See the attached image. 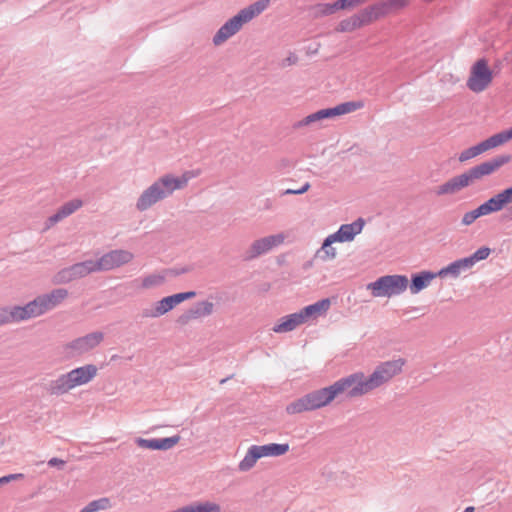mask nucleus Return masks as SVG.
I'll return each instance as SVG.
<instances>
[{
	"instance_id": "nucleus-1",
	"label": "nucleus",
	"mask_w": 512,
	"mask_h": 512,
	"mask_svg": "<svg viewBox=\"0 0 512 512\" xmlns=\"http://www.w3.org/2000/svg\"><path fill=\"white\" fill-rule=\"evenodd\" d=\"M367 379L363 372H356L340 378L332 385L311 391L286 406L290 415L313 411L329 405L339 395L346 393L348 398L363 396L371 392L367 387Z\"/></svg>"
},
{
	"instance_id": "nucleus-2",
	"label": "nucleus",
	"mask_w": 512,
	"mask_h": 512,
	"mask_svg": "<svg viewBox=\"0 0 512 512\" xmlns=\"http://www.w3.org/2000/svg\"><path fill=\"white\" fill-rule=\"evenodd\" d=\"M510 161V155L496 156L448 179L446 182L436 187L435 194L437 196L455 195L472 185L474 182L496 172L499 168Z\"/></svg>"
},
{
	"instance_id": "nucleus-3",
	"label": "nucleus",
	"mask_w": 512,
	"mask_h": 512,
	"mask_svg": "<svg viewBox=\"0 0 512 512\" xmlns=\"http://www.w3.org/2000/svg\"><path fill=\"white\" fill-rule=\"evenodd\" d=\"M131 258H96L75 263L58 271L52 278L55 285L66 284L96 271H109L129 262Z\"/></svg>"
},
{
	"instance_id": "nucleus-4",
	"label": "nucleus",
	"mask_w": 512,
	"mask_h": 512,
	"mask_svg": "<svg viewBox=\"0 0 512 512\" xmlns=\"http://www.w3.org/2000/svg\"><path fill=\"white\" fill-rule=\"evenodd\" d=\"M270 0H258L240 10L238 14L223 24L213 37V44L219 46L235 35L242 26L268 8Z\"/></svg>"
},
{
	"instance_id": "nucleus-5",
	"label": "nucleus",
	"mask_w": 512,
	"mask_h": 512,
	"mask_svg": "<svg viewBox=\"0 0 512 512\" xmlns=\"http://www.w3.org/2000/svg\"><path fill=\"white\" fill-rule=\"evenodd\" d=\"M374 297H392L404 293L408 288V277L401 274L384 275L367 284Z\"/></svg>"
},
{
	"instance_id": "nucleus-6",
	"label": "nucleus",
	"mask_w": 512,
	"mask_h": 512,
	"mask_svg": "<svg viewBox=\"0 0 512 512\" xmlns=\"http://www.w3.org/2000/svg\"><path fill=\"white\" fill-rule=\"evenodd\" d=\"M493 79L494 73L488 60L480 58L471 65L466 86L474 93H481L491 86Z\"/></svg>"
},
{
	"instance_id": "nucleus-7",
	"label": "nucleus",
	"mask_w": 512,
	"mask_h": 512,
	"mask_svg": "<svg viewBox=\"0 0 512 512\" xmlns=\"http://www.w3.org/2000/svg\"><path fill=\"white\" fill-rule=\"evenodd\" d=\"M364 225L365 222L362 218H358L353 223L341 225L337 232L329 235L325 239L321 248L322 251L326 256H334L336 249L332 247V245L334 243L350 242L354 240L355 236L361 233Z\"/></svg>"
},
{
	"instance_id": "nucleus-8",
	"label": "nucleus",
	"mask_w": 512,
	"mask_h": 512,
	"mask_svg": "<svg viewBox=\"0 0 512 512\" xmlns=\"http://www.w3.org/2000/svg\"><path fill=\"white\" fill-rule=\"evenodd\" d=\"M405 363L406 360L404 358L381 362L376 366L373 373L366 377L368 383L367 387H370V390L372 391L387 383L394 376L402 372Z\"/></svg>"
},
{
	"instance_id": "nucleus-9",
	"label": "nucleus",
	"mask_w": 512,
	"mask_h": 512,
	"mask_svg": "<svg viewBox=\"0 0 512 512\" xmlns=\"http://www.w3.org/2000/svg\"><path fill=\"white\" fill-rule=\"evenodd\" d=\"M203 268L200 263H190L185 265H177L172 268L162 270L160 273H152L142 279L141 287L150 289L162 285L167 277H177L182 274H187L195 271L196 269Z\"/></svg>"
},
{
	"instance_id": "nucleus-10",
	"label": "nucleus",
	"mask_w": 512,
	"mask_h": 512,
	"mask_svg": "<svg viewBox=\"0 0 512 512\" xmlns=\"http://www.w3.org/2000/svg\"><path fill=\"white\" fill-rule=\"evenodd\" d=\"M364 107L362 101H350L341 103L335 107L319 110L305 117L299 122V126H307L313 122L320 121L327 118H333L344 114L352 113Z\"/></svg>"
},
{
	"instance_id": "nucleus-11",
	"label": "nucleus",
	"mask_w": 512,
	"mask_h": 512,
	"mask_svg": "<svg viewBox=\"0 0 512 512\" xmlns=\"http://www.w3.org/2000/svg\"><path fill=\"white\" fill-rule=\"evenodd\" d=\"M104 339L101 331H95L85 336L76 338L63 346V352L67 358H74L86 353L98 346Z\"/></svg>"
},
{
	"instance_id": "nucleus-12",
	"label": "nucleus",
	"mask_w": 512,
	"mask_h": 512,
	"mask_svg": "<svg viewBox=\"0 0 512 512\" xmlns=\"http://www.w3.org/2000/svg\"><path fill=\"white\" fill-rule=\"evenodd\" d=\"M194 177L192 172H185L181 176L166 174L160 177L156 182L158 187L164 192V197L171 195L174 191L183 189L187 186L190 179Z\"/></svg>"
},
{
	"instance_id": "nucleus-13",
	"label": "nucleus",
	"mask_w": 512,
	"mask_h": 512,
	"mask_svg": "<svg viewBox=\"0 0 512 512\" xmlns=\"http://www.w3.org/2000/svg\"><path fill=\"white\" fill-rule=\"evenodd\" d=\"M438 278L437 272L431 270H421L411 274L408 278V288L410 293L415 295L426 289L431 282Z\"/></svg>"
},
{
	"instance_id": "nucleus-14",
	"label": "nucleus",
	"mask_w": 512,
	"mask_h": 512,
	"mask_svg": "<svg viewBox=\"0 0 512 512\" xmlns=\"http://www.w3.org/2000/svg\"><path fill=\"white\" fill-rule=\"evenodd\" d=\"M180 439L181 437L179 435L152 439L138 437L136 438L135 443L141 448L166 451L173 448L176 444H178Z\"/></svg>"
},
{
	"instance_id": "nucleus-15",
	"label": "nucleus",
	"mask_w": 512,
	"mask_h": 512,
	"mask_svg": "<svg viewBox=\"0 0 512 512\" xmlns=\"http://www.w3.org/2000/svg\"><path fill=\"white\" fill-rule=\"evenodd\" d=\"M164 198V192L154 182L141 193L137 200L136 208L139 211H145Z\"/></svg>"
},
{
	"instance_id": "nucleus-16",
	"label": "nucleus",
	"mask_w": 512,
	"mask_h": 512,
	"mask_svg": "<svg viewBox=\"0 0 512 512\" xmlns=\"http://www.w3.org/2000/svg\"><path fill=\"white\" fill-rule=\"evenodd\" d=\"M483 259L484 258H459L436 272L440 278L448 275L456 278L460 275L461 271H466L472 268L475 263Z\"/></svg>"
},
{
	"instance_id": "nucleus-17",
	"label": "nucleus",
	"mask_w": 512,
	"mask_h": 512,
	"mask_svg": "<svg viewBox=\"0 0 512 512\" xmlns=\"http://www.w3.org/2000/svg\"><path fill=\"white\" fill-rule=\"evenodd\" d=\"M30 318V313L26 305L0 307V326L12 322H21Z\"/></svg>"
},
{
	"instance_id": "nucleus-18",
	"label": "nucleus",
	"mask_w": 512,
	"mask_h": 512,
	"mask_svg": "<svg viewBox=\"0 0 512 512\" xmlns=\"http://www.w3.org/2000/svg\"><path fill=\"white\" fill-rule=\"evenodd\" d=\"M82 206L83 201L81 199H72L64 203L52 216L47 219L46 228H51L59 221L79 210Z\"/></svg>"
},
{
	"instance_id": "nucleus-19",
	"label": "nucleus",
	"mask_w": 512,
	"mask_h": 512,
	"mask_svg": "<svg viewBox=\"0 0 512 512\" xmlns=\"http://www.w3.org/2000/svg\"><path fill=\"white\" fill-rule=\"evenodd\" d=\"M73 387L83 385L91 381L97 374V367L93 364H87L75 368L67 373Z\"/></svg>"
},
{
	"instance_id": "nucleus-20",
	"label": "nucleus",
	"mask_w": 512,
	"mask_h": 512,
	"mask_svg": "<svg viewBox=\"0 0 512 512\" xmlns=\"http://www.w3.org/2000/svg\"><path fill=\"white\" fill-rule=\"evenodd\" d=\"M494 148H496V146L492 140V137L490 136L484 141L478 143L477 145H474L468 149L463 150L459 154L458 160L459 162L464 163Z\"/></svg>"
},
{
	"instance_id": "nucleus-21",
	"label": "nucleus",
	"mask_w": 512,
	"mask_h": 512,
	"mask_svg": "<svg viewBox=\"0 0 512 512\" xmlns=\"http://www.w3.org/2000/svg\"><path fill=\"white\" fill-rule=\"evenodd\" d=\"M305 322L304 316L299 311L282 317L272 330L276 333L289 332Z\"/></svg>"
},
{
	"instance_id": "nucleus-22",
	"label": "nucleus",
	"mask_w": 512,
	"mask_h": 512,
	"mask_svg": "<svg viewBox=\"0 0 512 512\" xmlns=\"http://www.w3.org/2000/svg\"><path fill=\"white\" fill-rule=\"evenodd\" d=\"M358 13L363 23V26L370 25L376 22L377 20L386 17V13L381 2L369 5L366 8L360 10Z\"/></svg>"
},
{
	"instance_id": "nucleus-23",
	"label": "nucleus",
	"mask_w": 512,
	"mask_h": 512,
	"mask_svg": "<svg viewBox=\"0 0 512 512\" xmlns=\"http://www.w3.org/2000/svg\"><path fill=\"white\" fill-rule=\"evenodd\" d=\"M284 241V237L280 234L270 235L254 241L252 251L256 254L268 253L272 248L279 246Z\"/></svg>"
},
{
	"instance_id": "nucleus-24",
	"label": "nucleus",
	"mask_w": 512,
	"mask_h": 512,
	"mask_svg": "<svg viewBox=\"0 0 512 512\" xmlns=\"http://www.w3.org/2000/svg\"><path fill=\"white\" fill-rule=\"evenodd\" d=\"M331 300L329 298H323L313 304L305 306L300 311L307 322L310 319H315L321 315H324L330 308Z\"/></svg>"
},
{
	"instance_id": "nucleus-25",
	"label": "nucleus",
	"mask_w": 512,
	"mask_h": 512,
	"mask_svg": "<svg viewBox=\"0 0 512 512\" xmlns=\"http://www.w3.org/2000/svg\"><path fill=\"white\" fill-rule=\"evenodd\" d=\"M68 374L60 375L56 380L50 381L46 386L45 390L50 395L60 396L68 391H70L73 387Z\"/></svg>"
},
{
	"instance_id": "nucleus-26",
	"label": "nucleus",
	"mask_w": 512,
	"mask_h": 512,
	"mask_svg": "<svg viewBox=\"0 0 512 512\" xmlns=\"http://www.w3.org/2000/svg\"><path fill=\"white\" fill-rule=\"evenodd\" d=\"M42 300L48 311L54 309L68 297V290L57 288L49 293L41 294Z\"/></svg>"
},
{
	"instance_id": "nucleus-27",
	"label": "nucleus",
	"mask_w": 512,
	"mask_h": 512,
	"mask_svg": "<svg viewBox=\"0 0 512 512\" xmlns=\"http://www.w3.org/2000/svg\"><path fill=\"white\" fill-rule=\"evenodd\" d=\"M259 453L262 457H279L285 455L290 446L288 443H269L265 445H257Z\"/></svg>"
},
{
	"instance_id": "nucleus-28",
	"label": "nucleus",
	"mask_w": 512,
	"mask_h": 512,
	"mask_svg": "<svg viewBox=\"0 0 512 512\" xmlns=\"http://www.w3.org/2000/svg\"><path fill=\"white\" fill-rule=\"evenodd\" d=\"M172 309H174V306L171 298L170 296H166L156 302L155 308L153 310H145L143 312V316L156 318L168 313Z\"/></svg>"
},
{
	"instance_id": "nucleus-29",
	"label": "nucleus",
	"mask_w": 512,
	"mask_h": 512,
	"mask_svg": "<svg viewBox=\"0 0 512 512\" xmlns=\"http://www.w3.org/2000/svg\"><path fill=\"white\" fill-rule=\"evenodd\" d=\"M261 458V455L259 453V450L257 448V445H252L245 457L243 458L242 461H240L239 465H238V469L241 471V472H247L249 470H251L256 462Z\"/></svg>"
},
{
	"instance_id": "nucleus-30",
	"label": "nucleus",
	"mask_w": 512,
	"mask_h": 512,
	"mask_svg": "<svg viewBox=\"0 0 512 512\" xmlns=\"http://www.w3.org/2000/svg\"><path fill=\"white\" fill-rule=\"evenodd\" d=\"M362 27L364 26L359 13H355L340 21L336 27V30L338 32H352Z\"/></svg>"
},
{
	"instance_id": "nucleus-31",
	"label": "nucleus",
	"mask_w": 512,
	"mask_h": 512,
	"mask_svg": "<svg viewBox=\"0 0 512 512\" xmlns=\"http://www.w3.org/2000/svg\"><path fill=\"white\" fill-rule=\"evenodd\" d=\"M506 206L501 193H498L497 195L493 196L489 200H487L485 203L480 205V208L485 215H489L494 212H498L502 210Z\"/></svg>"
},
{
	"instance_id": "nucleus-32",
	"label": "nucleus",
	"mask_w": 512,
	"mask_h": 512,
	"mask_svg": "<svg viewBox=\"0 0 512 512\" xmlns=\"http://www.w3.org/2000/svg\"><path fill=\"white\" fill-rule=\"evenodd\" d=\"M26 306L28 308V312L30 313L31 318L41 316L48 311L44 301L42 300L41 295L37 296L32 301L28 302Z\"/></svg>"
},
{
	"instance_id": "nucleus-33",
	"label": "nucleus",
	"mask_w": 512,
	"mask_h": 512,
	"mask_svg": "<svg viewBox=\"0 0 512 512\" xmlns=\"http://www.w3.org/2000/svg\"><path fill=\"white\" fill-rule=\"evenodd\" d=\"M193 313L200 318L209 316L213 313L214 304L210 301H200L196 302L192 307Z\"/></svg>"
},
{
	"instance_id": "nucleus-34",
	"label": "nucleus",
	"mask_w": 512,
	"mask_h": 512,
	"mask_svg": "<svg viewBox=\"0 0 512 512\" xmlns=\"http://www.w3.org/2000/svg\"><path fill=\"white\" fill-rule=\"evenodd\" d=\"M380 2L383 5L386 16L405 8L409 4V0H384Z\"/></svg>"
},
{
	"instance_id": "nucleus-35",
	"label": "nucleus",
	"mask_w": 512,
	"mask_h": 512,
	"mask_svg": "<svg viewBox=\"0 0 512 512\" xmlns=\"http://www.w3.org/2000/svg\"><path fill=\"white\" fill-rule=\"evenodd\" d=\"M108 507H110V500L109 498L104 497L91 501L83 509H81L80 512H96L99 510L107 509Z\"/></svg>"
},
{
	"instance_id": "nucleus-36",
	"label": "nucleus",
	"mask_w": 512,
	"mask_h": 512,
	"mask_svg": "<svg viewBox=\"0 0 512 512\" xmlns=\"http://www.w3.org/2000/svg\"><path fill=\"white\" fill-rule=\"evenodd\" d=\"M316 13L320 16L332 15L340 10L338 0L333 3H323L316 6Z\"/></svg>"
},
{
	"instance_id": "nucleus-37",
	"label": "nucleus",
	"mask_w": 512,
	"mask_h": 512,
	"mask_svg": "<svg viewBox=\"0 0 512 512\" xmlns=\"http://www.w3.org/2000/svg\"><path fill=\"white\" fill-rule=\"evenodd\" d=\"M492 140L497 147L504 145L508 141L512 140V127L508 130L499 132L491 136Z\"/></svg>"
},
{
	"instance_id": "nucleus-38",
	"label": "nucleus",
	"mask_w": 512,
	"mask_h": 512,
	"mask_svg": "<svg viewBox=\"0 0 512 512\" xmlns=\"http://www.w3.org/2000/svg\"><path fill=\"white\" fill-rule=\"evenodd\" d=\"M195 291H186V292H179L172 295H169L171 298V301L173 303L174 308L179 305L180 303L190 300L196 296Z\"/></svg>"
},
{
	"instance_id": "nucleus-39",
	"label": "nucleus",
	"mask_w": 512,
	"mask_h": 512,
	"mask_svg": "<svg viewBox=\"0 0 512 512\" xmlns=\"http://www.w3.org/2000/svg\"><path fill=\"white\" fill-rule=\"evenodd\" d=\"M481 216H484V214L479 206L472 211L466 212L463 215L461 222L463 225L468 226V225H471L472 223H474L475 220Z\"/></svg>"
},
{
	"instance_id": "nucleus-40",
	"label": "nucleus",
	"mask_w": 512,
	"mask_h": 512,
	"mask_svg": "<svg viewBox=\"0 0 512 512\" xmlns=\"http://www.w3.org/2000/svg\"><path fill=\"white\" fill-rule=\"evenodd\" d=\"M368 0H338L340 10H352L364 5Z\"/></svg>"
},
{
	"instance_id": "nucleus-41",
	"label": "nucleus",
	"mask_w": 512,
	"mask_h": 512,
	"mask_svg": "<svg viewBox=\"0 0 512 512\" xmlns=\"http://www.w3.org/2000/svg\"><path fill=\"white\" fill-rule=\"evenodd\" d=\"M198 317L193 313L191 308L187 309L181 315H179L176 319V323L180 326L187 325L191 320L197 319Z\"/></svg>"
},
{
	"instance_id": "nucleus-42",
	"label": "nucleus",
	"mask_w": 512,
	"mask_h": 512,
	"mask_svg": "<svg viewBox=\"0 0 512 512\" xmlns=\"http://www.w3.org/2000/svg\"><path fill=\"white\" fill-rule=\"evenodd\" d=\"M310 188V184L307 182L305 183L302 187L300 188H294V189H287L284 194L285 195H298V194H303L305 192H307Z\"/></svg>"
},
{
	"instance_id": "nucleus-43",
	"label": "nucleus",
	"mask_w": 512,
	"mask_h": 512,
	"mask_svg": "<svg viewBox=\"0 0 512 512\" xmlns=\"http://www.w3.org/2000/svg\"><path fill=\"white\" fill-rule=\"evenodd\" d=\"M22 478H24V474H22V473L5 475L3 477H0V486L9 483L12 480L22 479Z\"/></svg>"
},
{
	"instance_id": "nucleus-44",
	"label": "nucleus",
	"mask_w": 512,
	"mask_h": 512,
	"mask_svg": "<svg viewBox=\"0 0 512 512\" xmlns=\"http://www.w3.org/2000/svg\"><path fill=\"white\" fill-rule=\"evenodd\" d=\"M66 462L60 458L53 457L48 461V465L50 467H57L58 469H63Z\"/></svg>"
},
{
	"instance_id": "nucleus-45",
	"label": "nucleus",
	"mask_w": 512,
	"mask_h": 512,
	"mask_svg": "<svg viewBox=\"0 0 512 512\" xmlns=\"http://www.w3.org/2000/svg\"><path fill=\"white\" fill-rule=\"evenodd\" d=\"M505 204L512 203V186L500 192Z\"/></svg>"
},
{
	"instance_id": "nucleus-46",
	"label": "nucleus",
	"mask_w": 512,
	"mask_h": 512,
	"mask_svg": "<svg viewBox=\"0 0 512 512\" xmlns=\"http://www.w3.org/2000/svg\"><path fill=\"white\" fill-rule=\"evenodd\" d=\"M490 253H491L490 248L481 247L473 254V256H489Z\"/></svg>"
},
{
	"instance_id": "nucleus-47",
	"label": "nucleus",
	"mask_w": 512,
	"mask_h": 512,
	"mask_svg": "<svg viewBox=\"0 0 512 512\" xmlns=\"http://www.w3.org/2000/svg\"><path fill=\"white\" fill-rule=\"evenodd\" d=\"M312 266H313V260L306 261V262L303 264V270H304V271H307V270H308V269H310Z\"/></svg>"
},
{
	"instance_id": "nucleus-48",
	"label": "nucleus",
	"mask_w": 512,
	"mask_h": 512,
	"mask_svg": "<svg viewBox=\"0 0 512 512\" xmlns=\"http://www.w3.org/2000/svg\"><path fill=\"white\" fill-rule=\"evenodd\" d=\"M270 287H271V286H270V284H269V283H264V284L262 285V291H265V292H266V291H268V290L270 289Z\"/></svg>"
},
{
	"instance_id": "nucleus-49",
	"label": "nucleus",
	"mask_w": 512,
	"mask_h": 512,
	"mask_svg": "<svg viewBox=\"0 0 512 512\" xmlns=\"http://www.w3.org/2000/svg\"><path fill=\"white\" fill-rule=\"evenodd\" d=\"M475 511V508L473 506H468L464 509L463 512H474Z\"/></svg>"
},
{
	"instance_id": "nucleus-50",
	"label": "nucleus",
	"mask_w": 512,
	"mask_h": 512,
	"mask_svg": "<svg viewBox=\"0 0 512 512\" xmlns=\"http://www.w3.org/2000/svg\"><path fill=\"white\" fill-rule=\"evenodd\" d=\"M233 378V375H230L222 380H220V384H224L226 381H228L229 379Z\"/></svg>"
},
{
	"instance_id": "nucleus-51",
	"label": "nucleus",
	"mask_w": 512,
	"mask_h": 512,
	"mask_svg": "<svg viewBox=\"0 0 512 512\" xmlns=\"http://www.w3.org/2000/svg\"><path fill=\"white\" fill-rule=\"evenodd\" d=\"M278 259V265L282 266L285 263V258H277Z\"/></svg>"
}]
</instances>
